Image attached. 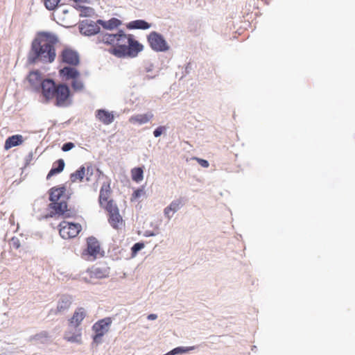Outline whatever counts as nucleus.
I'll return each instance as SVG.
<instances>
[{
    "label": "nucleus",
    "instance_id": "f257e3e1",
    "mask_svg": "<svg viewBox=\"0 0 355 355\" xmlns=\"http://www.w3.org/2000/svg\"><path fill=\"white\" fill-rule=\"evenodd\" d=\"M100 41L111 46L109 52L117 58L136 57L143 50V46L131 34L119 31L116 34H103Z\"/></svg>",
    "mask_w": 355,
    "mask_h": 355
},
{
    "label": "nucleus",
    "instance_id": "f03ea898",
    "mask_svg": "<svg viewBox=\"0 0 355 355\" xmlns=\"http://www.w3.org/2000/svg\"><path fill=\"white\" fill-rule=\"evenodd\" d=\"M57 42V37L53 34L40 33L31 44V48L28 55V63L53 62L56 56L55 45Z\"/></svg>",
    "mask_w": 355,
    "mask_h": 355
},
{
    "label": "nucleus",
    "instance_id": "7ed1b4c3",
    "mask_svg": "<svg viewBox=\"0 0 355 355\" xmlns=\"http://www.w3.org/2000/svg\"><path fill=\"white\" fill-rule=\"evenodd\" d=\"M42 97L46 103L53 102L58 107H67L71 103L69 87L64 84H56L53 80L46 78L42 84Z\"/></svg>",
    "mask_w": 355,
    "mask_h": 355
},
{
    "label": "nucleus",
    "instance_id": "20e7f679",
    "mask_svg": "<svg viewBox=\"0 0 355 355\" xmlns=\"http://www.w3.org/2000/svg\"><path fill=\"white\" fill-rule=\"evenodd\" d=\"M103 251L101 250V248L98 241L93 237H89L87 239V248L82 253V257L87 261H93L98 257H103Z\"/></svg>",
    "mask_w": 355,
    "mask_h": 355
},
{
    "label": "nucleus",
    "instance_id": "39448f33",
    "mask_svg": "<svg viewBox=\"0 0 355 355\" xmlns=\"http://www.w3.org/2000/svg\"><path fill=\"white\" fill-rule=\"evenodd\" d=\"M49 208L51 217L58 215L64 218H73L76 216V212L74 210L67 209L66 200L51 201Z\"/></svg>",
    "mask_w": 355,
    "mask_h": 355
},
{
    "label": "nucleus",
    "instance_id": "423d86ee",
    "mask_svg": "<svg viewBox=\"0 0 355 355\" xmlns=\"http://www.w3.org/2000/svg\"><path fill=\"white\" fill-rule=\"evenodd\" d=\"M112 323V318L107 317L97 321L93 324L92 330L94 332L93 340L94 343H99L101 342L102 337L109 331Z\"/></svg>",
    "mask_w": 355,
    "mask_h": 355
},
{
    "label": "nucleus",
    "instance_id": "0eeeda50",
    "mask_svg": "<svg viewBox=\"0 0 355 355\" xmlns=\"http://www.w3.org/2000/svg\"><path fill=\"white\" fill-rule=\"evenodd\" d=\"M82 230L79 223L62 221L59 225V233L62 238L69 239L75 238Z\"/></svg>",
    "mask_w": 355,
    "mask_h": 355
},
{
    "label": "nucleus",
    "instance_id": "6e6552de",
    "mask_svg": "<svg viewBox=\"0 0 355 355\" xmlns=\"http://www.w3.org/2000/svg\"><path fill=\"white\" fill-rule=\"evenodd\" d=\"M148 42L155 51L164 52L169 49V46L164 37L155 31H153L148 35Z\"/></svg>",
    "mask_w": 355,
    "mask_h": 355
},
{
    "label": "nucleus",
    "instance_id": "1a4fd4ad",
    "mask_svg": "<svg viewBox=\"0 0 355 355\" xmlns=\"http://www.w3.org/2000/svg\"><path fill=\"white\" fill-rule=\"evenodd\" d=\"M107 276V272L101 268L92 267L85 272L83 279L87 283H94V279H103Z\"/></svg>",
    "mask_w": 355,
    "mask_h": 355
},
{
    "label": "nucleus",
    "instance_id": "9d476101",
    "mask_svg": "<svg viewBox=\"0 0 355 355\" xmlns=\"http://www.w3.org/2000/svg\"><path fill=\"white\" fill-rule=\"evenodd\" d=\"M27 80L35 91L42 94V84L45 79L42 78V73L39 70L31 71L28 75Z\"/></svg>",
    "mask_w": 355,
    "mask_h": 355
},
{
    "label": "nucleus",
    "instance_id": "9b49d317",
    "mask_svg": "<svg viewBox=\"0 0 355 355\" xmlns=\"http://www.w3.org/2000/svg\"><path fill=\"white\" fill-rule=\"evenodd\" d=\"M80 32L85 35H93L100 31L98 24L89 19L80 21L79 25Z\"/></svg>",
    "mask_w": 355,
    "mask_h": 355
},
{
    "label": "nucleus",
    "instance_id": "f8f14e48",
    "mask_svg": "<svg viewBox=\"0 0 355 355\" xmlns=\"http://www.w3.org/2000/svg\"><path fill=\"white\" fill-rule=\"evenodd\" d=\"M64 339L70 343L80 344L82 343V329L69 324L68 329L64 332Z\"/></svg>",
    "mask_w": 355,
    "mask_h": 355
},
{
    "label": "nucleus",
    "instance_id": "ddd939ff",
    "mask_svg": "<svg viewBox=\"0 0 355 355\" xmlns=\"http://www.w3.org/2000/svg\"><path fill=\"white\" fill-rule=\"evenodd\" d=\"M61 61L71 66H77L79 64V55L73 50L64 49L60 55Z\"/></svg>",
    "mask_w": 355,
    "mask_h": 355
},
{
    "label": "nucleus",
    "instance_id": "4468645a",
    "mask_svg": "<svg viewBox=\"0 0 355 355\" xmlns=\"http://www.w3.org/2000/svg\"><path fill=\"white\" fill-rule=\"evenodd\" d=\"M153 116V114L151 112H148L146 114H138L131 116L129 118L128 121L131 124L141 125L150 121Z\"/></svg>",
    "mask_w": 355,
    "mask_h": 355
},
{
    "label": "nucleus",
    "instance_id": "2eb2a0df",
    "mask_svg": "<svg viewBox=\"0 0 355 355\" xmlns=\"http://www.w3.org/2000/svg\"><path fill=\"white\" fill-rule=\"evenodd\" d=\"M96 118L104 125H110L114 120V115L112 112H109L103 109H99L96 111Z\"/></svg>",
    "mask_w": 355,
    "mask_h": 355
},
{
    "label": "nucleus",
    "instance_id": "dca6fc26",
    "mask_svg": "<svg viewBox=\"0 0 355 355\" xmlns=\"http://www.w3.org/2000/svg\"><path fill=\"white\" fill-rule=\"evenodd\" d=\"M86 317V311L84 308L79 307L76 309L72 317L69 320L71 326L79 327L83 320Z\"/></svg>",
    "mask_w": 355,
    "mask_h": 355
},
{
    "label": "nucleus",
    "instance_id": "f3484780",
    "mask_svg": "<svg viewBox=\"0 0 355 355\" xmlns=\"http://www.w3.org/2000/svg\"><path fill=\"white\" fill-rule=\"evenodd\" d=\"M183 205L182 199H176L173 200L168 206H167L164 210V214L165 217L168 220L171 218L173 215L177 212Z\"/></svg>",
    "mask_w": 355,
    "mask_h": 355
},
{
    "label": "nucleus",
    "instance_id": "a211bd4d",
    "mask_svg": "<svg viewBox=\"0 0 355 355\" xmlns=\"http://www.w3.org/2000/svg\"><path fill=\"white\" fill-rule=\"evenodd\" d=\"M108 222L115 230L121 229L124 225V220L119 214V211L108 215Z\"/></svg>",
    "mask_w": 355,
    "mask_h": 355
},
{
    "label": "nucleus",
    "instance_id": "6ab92c4d",
    "mask_svg": "<svg viewBox=\"0 0 355 355\" xmlns=\"http://www.w3.org/2000/svg\"><path fill=\"white\" fill-rule=\"evenodd\" d=\"M59 73L67 80L76 79V78H79L80 76V72L76 69L71 67H64L59 71Z\"/></svg>",
    "mask_w": 355,
    "mask_h": 355
},
{
    "label": "nucleus",
    "instance_id": "aec40b11",
    "mask_svg": "<svg viewBox=\"0 0 355 355\" xmlns=\"http://www.w3.org/2000/svg\"><path fill=\"white\" fill-rule=\"evenodd\" d=\"M71 304V298L68 296L63 295L60 298L59 301L58 302L56 309L53 311V312L55 314L64 312L65 311L69 309Z\"/></svg>",
    "mask_w": 355,
    "mask_h": 355
},
{
    "label": "nucleus",
    "instance_id": "412c9836",
    "mask_svg": "<svg viewBox=\"0 0 355 355\" xmlns=\"http://www.w3.org/2000/svg\"><path fill=\"white\" fill-rule=\"evenodd\" d=\"M65 191L66 189L64 187L52 188L50 192V201L65 200Z\"/></svg>",
    "mask_w": 355,
    "mask_h": 355
},
{
    "label": "nucleus",
    "instance_id": "4be33fe9",
    "mask_svg": "<svg viewBox=\"0 0 355 355\" xmlns=\"http://www.w3.org/2000/svg\"><path fill=\"white\" fill-rule=\"evenodd\" d=\"M111 189L110 185H103L100 190L99 193V204L101 206L105 204L107 202L111 201L112 199L110 198Z\"/></svg>",
    "mask_w": 355,
    "mask_h": 355
},
{
    "label": "nucleus",
    "instance_id": "5701e85b",
    "mask_svg": "<svg viewBox=\"0 0 355 355\" xmlns=\"http://www.w3.org/2000/svg\"><path fill=\"white\" fill-rule=\"evenodd\" d=\"M97 23L101 25L103 28L110 31L118 28L121 24V21L114 17L109 19L108 21L98 19Z\"/></svg>",
    "mask_w": 355,
    "mask_h": 355
},
{
    "label": "nucleus",
    "instance_id": "b1692460",
    "mask_svg": "<svg viewBox=\"0 0 355 355\" xmlns=\"http://www.w3.org/2000/svg\"><path fill=\"white\" fill-rule=\"evenodd\" d=\"M64 168V162L63 159H60L53 163L52 168L47 174L46 179L49 180L52 176L55 174L60 173Z\"/></svg>",
    "mask_w": 355,
    "mask_h": 355
},
{
    "label": "nucleus",
    "instance_id": "393cba45",
    "mask_svg": "<svg viewBox=\"0 0 355 355\" xmlns=\"http://www.w3.org/2000/svg\"><path fill=\"white\" fill-rule=\"evenodd\" d=\"M23 142L22 136L19 135L9 137L5 142V148L10 149L14 146L20 145Z\"/></svg>",
    "mask_w": 355,
    "mask_h": 355
},
{
    "label": "nucleus",
    "instance_id": "a878e982",
    "mask_svg": "<svg viewBox=\"0 0 355 355\" xmlns=\"http://www.w3.org/2000/svg\"><path fill=\"white\" fill-rule=\"evenodd\" d=\"M131 29H148L150 27V24L142 19H137L131 21L128 26Z\"/></svg>",
    "mask_w": 355,
    "mask_h": 355
},
{
    "label": "nucleus",
    "instance_id": "bb28decb",
    "mask_svg": "<svg viewBox=\"0 0 355 355\" xmlns=\"http://www.w3.org/2000/svg\"><path fill=\"white\" fill-rule=\"evenodd\" d=\"M131 178L134 182H140L144 179V170L141 167L133 168L131 171Z\"/></svg>",
    "mask_w": 355,
    "mask_h": 355
},
{
    "label": "nucleus",
    "instance_id": "cd10ccee",
    "mask_svg": "<svg viewBox=\"0 0 355 355\" xmlns=\"http://www.w3.org/2000/svg\"><path fill=\"white\" fill-rule=\"evenodd\" d=\"M85 175V168L84 166H81L74 173L71 174L70 179L71 182H76L77 181L81 182Z\"/></svg>",
    "mask_w": 355,
    "mask_h": 355
},
{
    "label": "nucleus",
    "instance_id": "c85d7f7f",
    "mask_svg": "<svg viewBox=\"0 0 355 355\" xmlns=\"http://www.w3.org/2000/svg\"><path fill=\"white\" fill-rule=\"evenodd\" d=\"M75 8L80 11V17H91L94 15V10L90 7L84 6L83 5H77Z\"/></svg>",
    "mask_w": 355,
    "mask_h": 355
},
{
    "label": "nucleus",
    "instance_id": "c756f323",
    "mask_svg": "<svg viewBox=\"0 0 355 355\" xmlns=\"http://www.w3.org/2000/svg\"><path fill=\"white\" fill-rule=\"evenodd\" d=\"M101 207L108 212V215L119 211V209L113 200L107 202L105 204Z\"/></svg>",
    "mask_w": 355,
    "mask_h": 355
},
{
    "label": "nucleus",
    "instance_id": "7c9ffc66",
    "mask_svg": "<svg viewBox=\"0 0 355 355\" xmlns=\"http://www.w3.org/2000/svg\"><path fill=\"white\" fill-rule=\"evenodd\" d=\"M196 347L194 346L187 347H178L173 349V350H171V352L167 353L166 355H175L177 354H182V353H185V352H188L189 351L193 350Z\"/></svg>",
    "mask_w": 355,
    "mask_h": 355
},
{
    "label": "nucleus",
    "instance_id": "2f4dec72",
    "mask_svg": "<svg viewBox=\"0 0 355 355\" xmlns=\"http://www.w3.org/2000/svg\"><path fill=\"white\" fill-rule=\"evenodd\" d=\"M71 85L75 92H81L84 89V83L80 80V77L73 79Z\"/></svg>",
    "mask_w": 355,
    "mask_h": 355
},
{
    "label": "nucleus",
    "instance_id": "473e14b6",
    "mask_svg": "<svg viewBox=\"0 0 355 355\" xmlns=\"http://www.w3.org/2000/svg\"><path fill=\"white\" fill-rule=\"evenodd\" d=\"M60 0H44L45 7L49 10H54L58 5Z\"/></svg>",
    "mask_w": 355,
    "mask_h": 355
},
{
    "label": "nucleus",
    "instance_id": "72a5a7b5",
    "mask_svg": "<svg viewBox=\"0 0 355 355\" xmlns=\"http://www.w3.org/2000/svg\"><path fill=\"white\" fill-rule=\"evenodd\" d=\"M166 128L165 126H159L153 132V135L155 137H159L164 132H165Z\"/></svg>",
    "mask_w": 355,
    "mask_h": 355
},
{
    "label": "nucleus",
    "instance_id": "f704fd0d",
    "mask_svg": "<svg viewBox=\"0 0 355 355\" xmlns=\"http://www.w3.org/2000/svg\"><path fill=\"white\" fill-rule=\"evenodd\" d=\"M193 159L196 160L198 162V163L201 166H202L204 168H208L209 166V162L207 160H205V159H201V158H198V157H193Z\"/></svg>",
    "mask_w": 355,
    "mask_h": 355
},
{
    "label": "nucleus",
    "instance_id": "c9c22d12",
    "mask_svg": "<svg viewBox=\"0 0 355 355\" xmlns=\"http://www.w3.org/2000/svg\"><path fill=\"white\" fill-rule=\"evenodd\" d=\"M144 248V244L143 243H136L132 248V250L133 253H136L138 251L141 250Z\"/></svg>",
    "mask_w": 355,
    "mask_h": 355
},
{
    "label": "nucleus",
    "instance_id": "e433bc0d",
    "mask_svg": "<svg viewBox=\"0 0 355 355\" xmlns=\"http://www.w3.org/2000/svg\"><path fill=\"white\" fill-rule=\"evenodd\" d=\"M10 244L15 249H18L20 247V242L17 238H12Z\"/></svg>",
    "mask_w": 355,
    "mask_h": 355
},
{
    "label": "nucleus",
    "instance_id": "4c0bfd02",
    "mask_svg": "<svg viewBox=\"0 0 355 355\" xmlns=\"http://www.w3.org/2000/svg\"><path fill=\"white\" fill-rule=\"evenodd\" d=\"M144 193L143 189H138L132 193V198L135 199L139 198Z\"/></svg>",
    "mask_w": 355,
    "mask_h": 355
},
{
    "label": "nucleus",
    "instance_id": "58836bf2",
    "mask_svg": "<svg viewBox=\"0 0 355 355\" xmlns=\"http://www.w3.org/2000/svg\"><path fill=\"white\" fill-rule=\"evenodd\" d=\"M74 147V144L71 142H68V143H66L64 144L62 147V150L63 151H68L71 149H72Z\"/></svg>",
    "mask_w": 355,
    "mask_h": 355
},
{
    "label": "nucleus",
    "instance_id": "ea45409f",
    "mask_svg": "<svg viewBox=\"0 0 355 355\" xmlns=\"http://www.w3.org/2000/svg\"><path fill=\"white\" fill-rule=\"evenodd\" d=\"M157 315L156 314H153V313L148 315L147 317L148 320H155V319H157Z\"/></svg>",
    "mask_w": 355,
    "mask_h": 355
}]
</instances>
